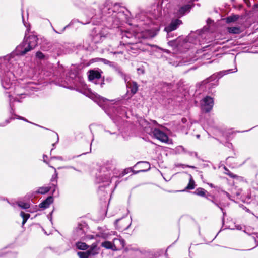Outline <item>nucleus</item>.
<instances>
[{"label":"nucleus","mask_w":258,"mask_h":258,"mask_svg":"<svg viewBox=\"0 0 258 258\" xmlns=\"http://www.w3.org/2000/svg\"><path fill=\"white\" fill-rule=\"evenodd\" d=\"M120 221V219H116L115 221H114V224L115 225H116L117 224V223Z\"/></svg>","instance_id":"52"},{"label":"nucleus","mask_w":258,"mask_h":258,"mask_svg":"<svg viewBox=\"0 0 258 258\" xmlns=\"http://www.w3.org/2000/svg\"><path fill=\"white\" fill-rule=\"evenodd\" d=\"M245 209L247 212L249 213H252L253 215H254L253 213H252L249 209L247 208L246 207H245Z\"/></svg>","instance_id":"48"},{"label":"nucleus","mask_w":258,"mask_h":258,"mask_svg":"<svg viewBox=\"0 0 258 258\" xmlns=\"http://www.w3.org/2000/svg\"><path fill=\"white\" fill-rule=\"evenodd\" d=\"M153 123H154L155 124H157V121H155V120L153 121Z\"/></svg>","instance_id":"62"},{"label":"nucleus","mask_w":258,"mask_h":258,"mask_svg":"<svg viewBox=\"0 0 258 258\" xmlns=\"http://www.w3.org/2000/svg\"><path fill=\"white\" fill-rule=\"evenodd\" d=\"M52 186L53 187H54V189H53V190L52 191V192L53 193L55 191V188H56V184H52Z\"/></svg>","instance_id":"50"},{"label":"nucleus","mask_w":258,"mask_h":258,"mask_svg":"<svg viewBox=\"0 0 258 258\" xmlns=\"http://www.w3.org/2000/svg\"><path fill=\"white\" fill-rule=\"evenodd\" d=\"M102 182H106V184H105V186H107V185L108 186L109 185L110 183H111V181L110 180V177L106 175H105V180H102Z\"/></svg>","instance_id":"34"},{"label":"nucleus","mask_w":258,"mask_h":258,"mask_svg":"<svg viewBox=\"0 0 258 258\" xmlns=\"http://www.w3.org/2000/svg\"><path fill=\"white\" fill-rule=\"evenodd\" d=\"M125 45H131V49L133 50H138V49H141V42L137 41L136 40L133 41H126L125 40Z\"/></svg>","instance_id":"16"},{"label":"nucleus","mask_w":258,"mask_h":258,"mask_svg":"<svg viewBox=\"0 0 258 258\" xmlns=\"http://www.w3.org/2000/svg\"><path fill=\"white\" fill-rule=\"evenodd\" d=\"M51 159H57L61 161L63 160V158L61 156H53L51 157Z\"/></svg>","instance_id":"40"},{"label":"nucleus","mask_w":258,"mask_h":258,"mask_svg":"<svg viewBox=\"0 0 258 258\" xmlns=\"http://www.w3.org/2000/svg\"><path fill=\"white\" fill-rule=\"evenodd\" d=\"M37 41L38 38L36 36L31 35L27 38H25L23 42L10 55H6L3 58L0 57V76L2 74V63H5L6 67V69H4V71L8 72L10 70L12 57L15 55H23L33 49L37 45Z\"/></svg>","instance_id":"1"},{"label":"nucleus","mask_w":258,"mask_h":258,"mask_svg":"<svg viewBox=\"0 0 258 258\" xmlns=\"http://www.w3.org/2000/svg\"><path fill=\"white\" fill-rule=\"evenodd\" d=\"M141 166V168H145L146 169H141L138 171H133V172L134 174H137L139 172H144L148 171L150 168V165L149 162L146 161H140L138 162L136 165L135 167H138Z\"/></svg>","instance_id":"14"},{"label":"nucleus","mask_w":258,"mask_h":258,"mask_svg":"<svg viewBox=\"0 0 258 258\" xmlns=\"http://www.w3.org/2000/svg\"><path fill=\"white\" fill-rule=\"evenodd\" d=\"M113 125L114 126V127L111 130H106L104 129V131L106 133H108L111 135H116V136L118 135L117 131L118 130V127L116 126V125L113 123Z\"/></svg>","instance_id":"26"},{"label":"nucleus","mask_w":258,"mask_h":258,"mask_svg":"<svg viewBox=\"0 0 258 258\" xmlns=\"http://www.w3.org/2000/svg\"><path fill=\"white\" fill-rule=\"evenodd\" d=\"M55 134H56V137H57V142H58V141H59V137H58V134H57L56 133H55Z\"/></svg>","instance_id":"54"},{"label":"nucleus","mask_w":258,"mask_h":258,"mask_svg":"<svg viewBox=\"0 0 258 258\" xmlns=\"http://www.w3.org/2000/svg\"><path fill=\"white\" fill-rule=\"evenodd\" d=\"M207 199L208 200L211 201L215 205H216L218 208H219L221 211H223V208L220 206L219 204L218 203H217L216 202H215V201H214L213 200L210 199L208 197H207Z\"/></svg>","instance_id":"38"},{"label":"nucleus","mask_w":258,"mask_h":258,"mask_svg":"<svg viewBox=\"0 0 258 258\" xmlns=\"http://www.w3.org/2000/svg\"><path fill=\"white\" fill-rule=\"evenodd\" d=\"M233 72V71L232 69L222 71L213 74L208 79L209 80L208 81H218L223 76L228 74V73H232Z\"/></svg>","instance_id":"11"},{"label":"nucleus","mask_w":258,"mask_h":258,"mask_svg":"<svg viewBox=\"0 0 258 258\" xmlns=\"http://www.w3.org/2000/svg\"><path fill=\"white\" fill-rule=\"evenodd\" d=\"M137 72L139 74H142L144 73V70L143 68H139L137 69Z\"/></svg>","instance_id":"43"},{"label":"nucleus","mask_w":258,"mask_h":258,"mask_svg":"<svg viewBox=\"0 0 258 258\" xmlns=\"http://www.w3.org/2000/svg\"><path fill=\"white\" fill-rule=\"evenodd\" d=\"M187 121V120L186 118H182L181 119V122L183 123H185Z\"/></svg>","instance_id":"49"},{"label":"nucleus","mask_w":258,"mask_h":258,"mask_svg":"<svg viewBox=\"0 0 258 258\" xmlns=\"http://www.w3.org/2000/svg\"><path fill=\"white\" fill-rule=\"evenodd\" d=\"M20 216L23 218V221L22 223V226L26 223L27 220L29 218L30 215L28 213H25L23 211H21L20 213Z\"/></svg>","instance_id":"23"},{"label":"nucleus","mask_w":258,"mask_h":258,"mask_svg":"<svg viewBox=\"0 0 258 258\" xmlns=\"http://www.w3.org/2000/svg\"><path fill=\"white\" fill-rule=\"evenodd\" d=\"M49 166L50 167L52 168L53 169H54V171H55L54 174L52 175V176L51 177V182H53L54 181H56V182H57V178L58 177V173H57V172L56 171V169L54 167H53L52 166H50V165H49Z\"/></svg>","instance_id":"30"},{"label":"nucleus","mask_w":258,"mask_h":258,"mask_svg":"<svg viewBox=\"0 0 258 258\" xmlns=\"http://www.w3.org/2000/svg\"><path fill=\"white\" fill-rule=\"evenodd\" d=\"M98 253L97 244L96 243H93L88 250L86 251L78 252L77 254L80 258H88L91 256H93L98 254Z\"/></svg>","instance_id":"7"},{"label":"nucleus","mask_w":258,"mask_h":258,"mask_svg":"<svg viewBox=\"0 0 258 258\" xmlns=\"http://www.w3.org/2000/svg\"><path fill=\"white\" fill-rule=\"evenodd\" d=\"M137 33H133L131 31H124L121 32L122 39L123 40V42H124V45H125V40L126 41H131L136 40V39L138 38Z\"/></svg>","instance_id":"10"},{"label":"nucleus","mask_w":258,"mask_h":258,"mask_svg":"<svg viewBox=\"0 0 258 258\" xmlns=\"http://www.w3.org/2000/svg\"><path fill=\"white\" fill-rule=\"evenodd\" d=\"M192 6L193 5L191 4H186L180 6L176 13V15L179 17H182L186 13H189Z\"/></svg>","instance_id":"13"},{"label":"nucleus","mask_w":258,"mask_h":258,"mask_svg":"<svg viewBox=\"0 0 258 258\" xmlns=\"http://www.w3.org/2000/svg\"><path fill=\"white\" fill-rule=\"evenodd\" d=\"M255 8H258V4L254 5Z\"/></svg>","instance_id":"64"},{"label":"nucleus","mask_w":258,"mask_h":258,"mask_svg":"<svg viewBox=\"0 0 258 258\" xmlns=\"http://www.w3.org/2000/svg\"><path fill=\"white\" fill-rule=\"evenodd\" d=\"M51 189V187H40L36 191V193L37 194H41L44 195L48 193Z\"/></svg>","instance_id":"19"},{"label":"nucleus","mask_w":258,"mask_h":258,"mask_svg":"<svg viewBox=\"0 0 258 258\" xmlns=\"http://www.w3.org/2000/svg\"><path fill=\"white\" fill-rule=\"evenodd\" d=\"M44 201L48 205H50L53 202V197L51 196H48Z\"/></svg>","instance_id":"32"},{"label":"nucleus","mask_w":258,"mask_h":258,"mask_svg":"<svg viewBox=\"0 0 258 258\" xmlns=\"http://www.w3.org/2000/svg\"><path fill=\"white\" fill-rule=\"evenodd\" d=\"M101 73L100 70H91L89 71L87 74L89 81L100 79Z\"/></svg>","instance_id":"15"},{"label":"nucleus","mask_w":258,"mask_h":258,"mask_svg":"<svg viewBox=\"0 0 258 258\" xmlns=\"http://www.w3.org/2000/svg\"><path fill=\"white\" fill-rule=\"evenodd\" d=\"M87 225L86 223H79L73 231L74 239H84L86 237V232L87 231Z\"/></svg>","instance_id":"5"},{"label":"nucleus","mask_w":258,"mask_h":258,"mask_svg":"<svg viewBox=\"0 0 258 258\" xmlns=\"http://www.w3.org/2000/svg\"><path fill=\"white\" fill-rule=\"evenodd\" d=\"M8 256H10V255H13L14 257H16V254H14V253H9V254H8Z\"/></svg>","instance_id":"53"},{"label":"nucleus","mask_w":258,"mask_h":258,"mask_svg":"<svg viewBox=\"0 0 258 258\" xmlns=\"http://www.w3.org/2000/svg\"><path fill=\"white\" fill-rule=\"evenodd\" d=\"M224 194L226 196V197L230 200H233V199L231 198V195L227 192V191H224Z\"/></svg>","instance_id":"44"},{"label":"nucleus","mask_w":258,"mask_h":258,"mask_svg":"<svg viewBox=\"0 0 258 258\" xmlns=\"http://www.w3.org/2000/svg\"><path fill=\"white\" fill-rule=\"evenodd\" d=\"M190 177L189 183L186 187L187 189H193L195 187V183L191 175Z\"/></svg>","instance_id":"27"},{"label":"nucleus","mask_w":258,"mask_h":258,"mask_svg":"<svg viewBox=\"0 0 258 258\" xmlns=\"http://www.w3.org/2000/svg\"><path fill=\"white\" fill-rule=\"evenodd\" d=\"M86 153H83L80 154L79 155H77V156H73L71 158H70L69 159H73L75 158L79 157L81 156L82 155L86 154Z\"/></svg>","instance_id":"45"},{"label":"nucleus","mask_w":258,"mask_h":258,"mask_svg":"<svg viewBox=\"0 0 258 258\" xmlns=\"http://www.w3.org/2000/svg\"><path fill=\"white\" fill-rule=\"evenodd\" d=\"M66 168L67 169H73L75 170H76V168L75 167L72 166H67Z\"/></svg>","instance_id":"47"},{"label":"nucleus","mask_w":258,"mask_h":258,"mask_svg":"<svg viewBox=\"0 0 258 258\" xmlns=\"http://www.w3.org/2000/svg\"><path fill=\"white\" fill-rule=\"evenodd\" d=\"M251 130V129L247 130H245V131H242L241 132H248V131H249V130Z\"/></svg>","instance_id":"61"},{"label":"nucleus","mask_w":258,"mask_h":258,"mask_svg":"<svg viewBox=\"0 0 258 258\" xmlns=\"http://www.w3.org/2000/svg\"><path fill=\"white\" fill-rule=\"evenodd\" d=\"M116 111L117 115H121L122 116L126 115L125 107L122 106H118L116 108Z\"/></svg>","instance_id":"20"},{"label":"nucleus","mask_w":258,"mask_h":258,"mask_svg":"<svg viewBox=\"0 0 258 258\" xmlns=\"http://www.w3.org/2000/svg\"><path fill=\"white\" fill-rule=\"evenodd\" d=\"M208 184L211 187V188H216V187L212 183H208Z\"/></svg>","instance_id":"51"},{"label":"nucleus","mask_w":258,"mask_h":258,"mask_svg":"<svg viewBox=\"0 0 258 258\" xmlns=\"http://www.w3.org/2000/svg\"><path fill=\"white\" fill-rule=\"evenodd\" d=\"M244 2L247 4L249 2V0H244Z\"/></svg>","instance_id":"60"},{"label":"nucleus","mask_w":258,"mask_h":258,"mask_svg":"<svg viewBox=\"0 0 258 258\" xmlns=\"http://www.w3.org/2000/svg\"><path fill=\"white\" fill-rule=\"evenodd\" d=\"M116 15H117V17H119L121 15H122V14L121 13L119 12V13H117Z\"/></svg>","instance_id":"58"},{"label":"nucleus","mask_w":258,"mask_h":258,"mask_svg":"<svg viewBox=\"0 0 258 258\" xmlns=\"http://www.w3.org/2000/svg\"><path fill=\"white\" fill-rule=\"evenodd\" d=\"M17 205L23 209H27L30 208V204L28 203L19 202L17 203Z\"/></svg>","instance_id":"28"},{"label":"nucleus","mask_w":258,"mask_h":258,"mask_svg":"<svg viewBox=\"0 0 258 258\" xmlns=\"http://www.w3.org/2000/svg\"><path fill=\"white\" fill-rule=\"evenodd\" d=\"M252 238L254 239V240L255 241V243H256V245L253 248L249 249H248L247 250H250L254 248L255 247H257L258 246V240L256 239V238L254 236H253Z\"/></svg>","instance_id":"41"},{"label":"nucleus","mask_w":258,"mask_h":258,"mask_svg":"<svg viewBox=\"0 0 258 258\" xmlns=\"http://www.w3.org/2000/svg\"><path fill=\"white\" fill-rule=\"evenodd\" d=\"M43 162L46 163L47 164L49 165L48 162H47L45 159H46V158H47V156L46 155H43Z\"/></svg>","instance_id":"46"},{"label":"nucleus","mask_w":258,"mask_h":258,"mask_svg":"<svg viewBox=\"0 0 258 258\" xmlns=\"http://www.w3.org/2000/svg\"><path fill=\"white\" fill-rule=\"evenodd\" d=\"M240 192H237L236 193V195L237 196H239V195H240Z\"/></svg>","instance_id":"59"},{"label":"nucleus","mask_w":258,"mask_h":258,"mask_svg":"<svg viewBox=\"0 0 258 258\" xmlns=\"http://www.w3.org/2000/svg\"><path fill=\"white\" fill-rule=\"evenodd\" d=\"M181 20L178 19H173L170 23L165 27V31L167 33L168 37H169L170 33L177 29L182 24Z\"/></svg>","instance_id":"8"},{"label":"nucleus","mask_w":258,"mask_h":258,"mask_svg":"<svg viewBox=\"0 0 258 258\" xmlns=\"http://www.w3.org/2000/svg\"><path fill=\"white\" fill-rule=\"evenodd\" d=\"M51 83V82H49ZM55 85L68 88L70 90H75L77 91L82 93L86 96L91 98L99 106L103 107L104 103L107 100V99L101 97L97 94L93 93L91 89L89 88L85 82H76L78 84L75 83L76 82H70L72 84H69V82H52Z\"/></svg>","instance_id":"2"},{"label":"nucleus","mask_w":258,"mask_h":258,"mask_svg":"<svg viewBox=\"0 0 258 258\" xmlns=\"http://www.w3.org/2000/svg\"><path fill=\"white\" fill-rule=\"evenodd\" d=\"M95 82V84H99V83L100 82H97V81H95V82Z\"/></svg>","instance_id":"63"},{"label":"nucleus","mask_w":258,"mask_h":258,"mask_svg":"<svg viewBox=\"0 0 258 258\" xmlns=\"http://www.w3.org/2000/svg\"><path fill=\"white\" fill-rule=\"evenodd\" d=\"M194 194L202 197L206 198L207 197H206V194H207L208 196L213 197V196L209 194L206 190L201 187L197 188Z\"/></svg>","instance_id":"18"},{"label":"nucleus","mask_w":258,"mask_h":258,"mask_svg":"<svg viewBox=\"0 0 258 258\" xmlns=\"http://www.w3.org/2000/svg\"><path fill=\"white\" fill-rule=\"evenodd\" d=\"M55 144H56V143H53V144H52V146H53V148L51 149V152H52V150L55 148Z\"/></svg>","instance_id":"55"},{"label":"nucleus","mask_w":258,"mask_h":258,"mask_svg":"<svg viewBox=\"0 0 258 258\" xmlns=\"http://www.w3.org/2000/svg\"><path fill=\"white\" fill-rule=\"evenodd\" d=\"M115 7V6L113 7V8H111L110 7L109 8L104 7L103 8V12L104 13H106V10H108L107 14L109 15V16H112L113 17H116V14L113 15L115 13V12L114 11Z\"/></svg>","instance_id":"21"},{"label":"nucleus","mask_w":258,"mask_h":258,"mask_svg":"<svg viewBox=\"0 0 258 258\" xmlns=\"http://www.w3.org/2000/svg\"><path fill=\"white\" fill-rule=\"evenodd\" d=\"M76 247L78 249L86 250L88 248V246L84 242H78L76 244Z\"/></svg>","instance_id":"24"},{"label":"nucleus","mask_w":258,"mask_h":258,"mask_svg":"<svg viewBox=\"0 0 258 258\" xmlns=\"http://www.w3.org/2000/svg\"><path fill=\"white\" fill-rule=\"evenodd\" d=\"M228 31L230 33L232 34H239L241 32V30L239 27H228Z\"/></svg>","instance_id":"22"},{"label":"nucleus","mask_w":258,"mask_h":258,"mask_svg":"<svg viewBox=\"0 0 258 258\" xmlns=\"http://www.w3.org/2000/svg\"><path fill=\"white\" fill-rule=\"evenodd\" d=\"M49 206V205H48V204H47V203H46L44 200H43L39 205V207L40 208H42L43 209L48 208Z\"/></svg>","instance_id":"31"},{"label":"nucleus","mask_w":258,"mask_h":258,"mask_svg":"<svg viewBox=\"0 0 258 258\" xmlns=\"http://www.w3.org/2000/svg\"><path fill=\"white\" fill-rule=\"evenodd\" d=\"M133 171L134 170H132L131 168H127V169H125L123 170V171L122 172V175H125L126 174H127L130 171Z\"/></svg>","instance_id":"39"},{"label":"nucleus","mask_w":258,"mask_h":258,"mask_svg":"<svg viewBox=\"0 0 258 258\" xmlns=\"http://www.w3.org/2000/svg\"><path fill=\"white\" fill-rule=\"evenodd\" d=\"M36 56L37 58L42 59L44 58V54L41 52H37L36 54Z\"/></svg>","instance_id":"35"},{"label":"nucleus","mask_w":258,"mask_h":258,"mask_svg":"<svg viewBox=\"0 0 258 258\" xmlns=\"http://www.w3.org/2000/svg\"><path fill=\"white\" fill-rule=\"evenodd\" d=\"M40 85V83H33V82H28L27 88L31 91H37L41 89V87H39Z\"/></svg>","instance_id":"17"},{"label":"nucleus","mask_w":258,"mask_h":258,"mask_svg":"<svg viewBox=\"0 0 258 258\" xmlns=\"http://www.w3.org/2000/svg\"><path fill=\"white\" fill-rule=\"evenodd\" d=\"M101 246L107 249H112L113 245L111 242L109 241H105L102 242Z\"/></svg>","instance_id":"25"},{"label":"nucleus","mask_w":258,"mask_h":258,"mask_svg":"<svg viewBox=\"0 0 258 258\" xmlns=\"http://www.w3.org/2000/svg\"><path fill=\"white\" fill-rule=\"evenodd\" d=\"M239 17L237 15L231 16L227 18L226 22L227 23H231L236 21Z\"/></svg>","instance_id":"29"},{"label":"nucleus","mask_w":258,"mask_h":258,"mask_svg":"<svg viewBox=\"0 0 258 258\" xmlns=\"http://www.w3.org/2000/svg\"><path fill=\"white\" fill-rule=\"evenodd\" d=\"M214 100L213 98L207 96L203 99L201 103V110L206 113L209 112L213 108Z\"/></svg>","instance_id":"6"},{"label":"nucleus","mask_w":258,"mask_h":258,"mask_svg":"<svg viewBox=\"0 0 258 258\" xmlns=\"http://www.w3.org/2000/svg\"><path fill=\"white\" fill-rule=\"evenodd\" d=\"M157 34V31L154 30H146L141 33L137 34L138 38L142 37L143 38H151L154 37Z\"/></svg>","instance_id":"12"},{"label":"nucleus","mask_w":258,"mask_h":258,"mask_svg":"<svg viewBox=\"0 0 258 258\" xmlns=\"http://www.w3.org/2000/svg\"><path fill=\"white\" fill-rule=\"evenodd\" d=\"M176 167H182L183 168L185 167H188L191 169H195L196 167L194 166L191 165H185V164H178L176 165Z\"/></svg>","instance_id":"33"},{"label":"nucleus","mask_w":258,"mask_h":258,"mask_svg":"<svg viewBox=\"0 0 258 258\" xmlns=\"http://www.w3.org/2000/svg\"><path fill=\"white\" fill-rule=\"evenodd\" d=\"M253 235H256V236H255V237L256 238V239L258 240V233H256V234L253 233Z\"/></svg>","instance_id":"56"},{"label":"nucleus","mask_w":258,"mask_h":258,"mask_svg":"<svg viewBox=\"0 0 258 258\" xmlns=\"http://www.w3.org/2000/svg\"><path fill=\"white\" fill-rule=\"evenodd\" d=\"M99 60L105 64H108L109 66H111L112 63L111 61L104 58H99Z\"/></svg>","instance_id":"36"},{"label":"nucleus","mask_w":258,"mask_h":258,"mask_svg":"<svg viewBox=\"0 0 258 258\" xmlns=\"http://www.w3.org/2000/svg\"><path fill=\"white\" fill-rule=\"evenodd\" d=\"M1 85L2 87L6 90H8V91L6 92V93L8 94V97L10 98L9 100V105L11 107L10 112L11 114H13V109L12 106H14L13 102L16 101V99L14 98H11L12 95L11 94V92L15 91L16 89V82L14 83H13L12 82H1Z\"/></svg>","instance_id":"4"},{"label":"nucleus","mask_w":258,"mask_h":258,"mask_svg":"<svg viewBox=\"0 0 258 258\" xmlns=\"http://www.w3.org/2000/svg\"><path fill=\"white\" fill-rule=\"evenodd\" d=\"M104 84V82H101V83H100V85H101V87H102L103 85Z\"/></svg>","instance_id":"57"},{"label":"nucleus","mask_w":258,"mask_h":258,"mask_svg":"<svg viewBox=\"0 0 258 258\" xmlns=\"http://www.w3.org/2000/svg\"><path fill=\"white\" fill-rule=\"evenodd\" d=\"M127 92L124 96L121 98H118L116 99L111 100V101H115V103L119 102L122 101L124 98L127 97V99L131 98L134 95H135L138 90V85L136 82H125Z\"/></svg>","instance_id":"3"},{"label":"nucleus","mask_w":258,"mask_h":258,"mask_svg":"<svg viewBox=\"0 0 258 258\" xmlns=\"http://www.w3.org/2000/svg\"><path fill=\"white\" fill-rule=\"evenodd\" d=\"M151 135L155 138L161 141L162 142H167L168 140L167 135L161 130L158 128H154L151 131Z\"/></svg>","instance_id":"9"},{"label":"nucleus","mask_w":258,"mask_h":258,"mask_svg":"<svg viewBox=\"0 0 258 258\" xmlns=\"http://www.w3.org/2000/svg\"><path fill=\"white\" fill-rule=\"evenodd\" d=\"M14 115L16 117V118L18 119L22 120L25 121H26L27 122H29V123H32L31 122L29 121L27 119H26L24 117H22V116H20L19 115H17L16 114H14Z\"/></svg>","instance_id":"37"},{"label":"nucleus","mask_w":258,"mask_h":258,"mask_svg":"<svg viewBox=\"0 0 258 258\" xmlns=\"http://www.w3.org/2000/svg\"><path fill=\"white\" fill-rule=\"evenodd\" d=\"M188 153L189 154V155L190 156H193L194 155L197 158L199 159V157H198V154L197 152H189Z\"/></svg>","instance_id":"42"}]
</instances>
